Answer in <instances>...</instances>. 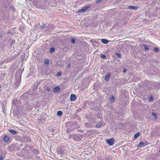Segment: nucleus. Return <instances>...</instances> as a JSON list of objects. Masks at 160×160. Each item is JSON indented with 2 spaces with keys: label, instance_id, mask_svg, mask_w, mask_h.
<instances>
[{
  "label": "nucleus",
  "instance_id": "1",
  "mask_svg": "<svg viewBox=\"0 0 160 160\" xmlns=\"http://www.w3.org/2000/svg\"><path fill=\"white\" fill-rule=\"evenodd\" d=\"M65 151L62 150H60L58 152L57 157L60 159H61L65 155Z\"/></svg>",
  "mask_w": 160,
  "mask_h": 160
},
{
  "label": "nucleus",
  "instance_id": "2",
  "mask_svg": "<svg viewBox=\"0 0 160 160\" xmlns=\"http://www.w3.org/2000/svg\"><path fill=\"white\" fill-rule=\"evenodd\" d=\"M89 8V6H86L78 10V12H83L86 11Z\"/></svg>",
  "mask_w": 160,
  "mask_h": 160
},
{
  "label": "nucleus",
  "instance_id": "3",
  "mask_svg": "<svg viewBox=\"0 0 160 160\" xmlns=\"http://www.w3.org/2000/svg\"><path fill=\"white\" fill-rule=\"evenodd\" d=\"M107 142L109 145L112 146L114 144V139L113 138L107 139Z\"/></svg>",
  "mask_w": 160,
  "mask_h": 160
},
{
  "label": "nucleus",
  "instance_id": "4",
  "mask_svg": "<svg viewBox=\"0 0 160 160\" xmlns=\"http://www.w3.org/2000/svg\"><path fill=\"white\" fill-rule=\"evenodd\" d=\"M127 7H126V8H129L130 9H132L134 10L137 9L138 8V7L136 6H133L132 5H129L127 6Z\"/></svg>",
  "mask_w": 160,
  "mask_h": 160
},
{
  "label": "nucleus",
  "instance_id": "5",
  "mask_svg": "<svg viewBox=\"0 0 160 160\" xmlns=\"http://www.w3.org/2000/svg\"><path fill=\"white\" fill-rule=\"evenodd\" d=\"M60 90V88L59 86L55 87L54 89V92L55 93H58Z\"/></svg>",
  "mask_w": 160,
  "mask_h": 160
},
{
  "label": "nucleus",
  "instance_id": "6",
  "mask_svg": "<svg viewBox=\"0 0 160 160\" xmlns=\"http://www.w3.org/2000/svg\"><path fill=\"white\" fill-rule=\"evenodd\" d=\"M70 99L71 101H74L76 99V97L75 95L72 94L70 96Z\"/></svg>",
  "mask_w": 160,
  "mask_h": 160
},
{
  "label": "nucleus",
  "instance_id": "7",
  "mask_svg": "<svg viewBox=\"0 0 160 160\" xmlns=\"http://www.w3.org/2000/svg\"><path fill=\"white\" fill-rule=\"evenodd\" d=\"M110 75L111 74L110 73H107L106 74L105 78V79L106 81H108L109 80Z\"/></svg>",
  "mask_w": 160,
  "mask_h": 160
},
{
  "label": "nucleus",
  "instance_id": "8",
  "mask_svg": "<svg viewBox=\"0 0 160 160\" xmlns=\"http://www.w3.org/2000/svg\"><path fill=\"white\" fill-rule=\"evenodd\" d=\"M145 145V143L142 142H140L137 146V147L140 148L143 147Z\"/></svg>",
  "mask_w": 160,
  "mask_h": 160
},
{
  "label": "nucleus",
  "instance_id": "9",
  "mask_svg": "<svg viewBox=\"0 0 160 160\" xmlns=\"http://www.w3.org/2000/svg\"><path fill=\"white\" fill-rule=\"evenodd\" d=\"M101 41L102 43L105 44H107L108 42V40L107 39H101Z\"/></svg>",
  "mask_w": 160,
  "mask_h": 160
},
{
  "label": "nucleus",
  "instance_id": "10",
  "mask_svg": "<svg viewBox=\"0 0 160 160\" xmlns=\"http://www.w3.org/2000/svg\"><path fill=\"white\" fill-rule=\"evenodd\" d=\"M4 140L6 142H7L9 141V138L8 136H6L4 137Z\"/></svg>",
  "mask_w": 160,
  "mask_h": 160
},
{
  "label": "nucleus",
  "instance_id": "11",
  "mask_svg": "<svg viewBox=\"0 0 160 160\" xmlns=\"http://www.w3.org/2000/svg\"><path fill=\"white\" fill-rule=\"evenodd\" d=\"M57 114L58 116H60L62 114V112L61 111H58L57 112Z\"/></svg>",
  "mask_w": 160,
  "mask_h": 160
},
{
  "label": "nucleus",
  "instance_id": "12",
  "mask_svg": "<svg viewBox=\"0 0 160 160\" xmlns=\"http://www.w3.org/2000/svg\"><path fill=\"white\" fill-rule=\"evenodd\" d=\"M10 132L12 134H15L16 133V132L13 130H11L10 131Z\"/></svg>",
  "mask_w": 160,
  "mask_h": 160
},
{
  "label": "nucleus",
  "instance_id": "13",
  "mask_svg": "<svg viewBox=\"0 0 160 160\" xmlns=\"http://www.w3.org/2000/svg\"><path fill=\"white\" fill-rule=\"evenodd\" d=\"M110 101L111 102H113L115 100L114 97L113 96H112L110 98Z\"/></svg>",
  "mask_w": 160,
  "mask_h": 160
},
{
  "label": "nucleus",
  "instance_id": "14",
  "mask_svg": "<svg viewBox=\"0 0 160 160\" xmlns=\"http://www.w3.org/2000/svg\"><path fill=\"white\" fill-rule=\"evenodd\" d=\"M144 48L145 50L146 51H148L149 49H148V46H147V45H144Z\"/></svg>",
  "mask_w": 160,
  "mask_h": 160
},
{
  "label": "nucleus",
  "instance_id": "15",
  "mask_svg": "<svg viewBox=\"0 0 160 160\" xmlns=\"http://www.w3.org/2000/svg\"><path fill=\"white\" fill-rule=\"evenodd\" d=\"M139 133L138 132L136 133L134 136V139H135L137 138L139 136Z\"/></svg>",
  "mask_w": 160,
  "mask_h": 160
},
{
  "label": "nucleus",
  "instance_id": "16",
  "mask_svg": "<svg viewBox=\"0 0 160 160\" xmlns=\"http://www.w3.org/2000/svg\"><path fill=\"white\" fill-rule=\"evenodd\" d=\"M152 115L153 116L155 119L157 118V116L156 114L154 112H152Z\"/></svg>",
  "mask_w": 160,
  "mask_h": 160
},
{
  "label": "nucleus",
  "instance_id": "17",
  "mask_svg": "<svg viewBox=\"0 0 160 160\" xmlns=\"http://www.w3.org/2000/svg\"><path fill=\"white\" fill-rule=\"evenodd\" d=\"M44 62H45V63L47 65L49 64V61L48 60H45V61H44Z\"/></svg>",
  "mask_w": 160,
  "mask_h": 160
},
{
  "label": "nucleus",
  "instance_id": "18",
  "mask_svg": "<svg viewBox=\"0 0 160 160\" xmlns=\"http://www.w3.org/2000/svg\"><path fill=\"white\" fill-rule=\"evenodd\" d=\"M61 74V73L60 72H58L56 75V76L58 77H59Z\"/></svg>",
  "mask_w": 160,
  "mask_h": 160
},
{
  "label": "nucleus",
  "instance_id": "19",
  "mask_svg": "<svg viewBox=\"0 0 160 160\" xmlns=\"http://www.w3.org/2000/svg\"><path fill=\"white\" fill-rule=\"evenodd\" d=\"M50 50L51 52H53L55 51V48H50Z\"/></svg>",
  "mask_w": 160,
  "mask_h": 160
},
{
  "label": "nucleus",
  "instance_id": "20",
  "mask_svg": "<svg viewBox=\"0 0 160 160\" xmlns=\"http://www.w3.org/2000/svg\"><path fill=\"white\" fill-rule=\"evenodd\" d=\"M154 51L156 52H159V49L158 48H154Z\"/></svg>",
  "mask_w": 160,
  "mask_h": 160
},
{
  "label": "nucleus",
  "instance_id": "21",
  "mask_svg": "<svg viewBox=\"0 0 160 160\" xmlns=\"http://www.w3.org/2000/svg\"><path fill=\"white\" fill-rule=\"evenodd\" d=\"M71 42L73 43H75V40L74 38H72L71 40Z\"/></svg>",
  "mask_w": 160,
  "mask_h": 160
},
{
  "label": "nucleus",
  "instance_id": "22",
  "mask_svg": "<svg viewBox=\"0 0 160 160\" xmlns=\"http://www.w3.org/2000/svg\"><path fill=\"white\" fill-rule=\"evenodd\" d=\"M101 57L103 59H105L106 58V56L105 55L102 54L101 55Z\"/></svg>",
  "mask_w": 160,
  "mask_h": 160
},
{
  "label": "nucleus",
  "instance_id": "23",
  "mask_svg": "<svg viewBox=\"0 0 160 160\" xmlns=\"http://www.w3.org/2000/svg\"><path fill=\"white\" fill-rule=\"evenodd\" d=\"M101 126V124L100 123H98L96 125V127L98 128H100Z\"/></svg>",
  "mask_w": 160,
  "mask_h": 160
},
{
  "label": "nucleus",
  "instance_id": "24",
  "mask_svg": "<svg viewBox=\"0 0 160 160\" xmlns=\"http://www.w3.org/2000/svg\"><path fill=\"white\" fill-rule=\"evenodd\" d=\"M102 0H97L96 1V3H100Z\"/></svg>",
  "mask_w": 160,
  "mask_h": 160
},
{
  "label": "nucleus",
  "instance_id": "25",
  "mask_svg": "<svg viewBox=\"0 0 160 160\" xmlns=\"http://www.w3.org/2000/svg\"><path fill=\"white\" fill-rule=\"evenodd\" d=\"M46 90L48 92H49L51 90H50V89L48 88H47L46 89Z\"/></svg>",
  "mask_w": 160,
  "mask_h": 160
},
{
  "label": "nucleus",
  "instance_id": "26",
  "mask_svg": "<svg viewBox=\"0 0 160 160\" xmlns=\"http://www.w3.org/2000/svg\"><path fill=\"white\" fill-rule=\"evenodd\" d=\"M149 100L150 101H152L153 100V98L152 97H151L149 98Z\"/></svg>",
  "mask_w": 160,
  "mask_h": 160
},
{
  "label": "nucleus",
  "instance_id": "27",
  "mask_svg": "<svg viewBox=\"0 0 160 160\" xmlns=\"http://www.w3.org/2000/svg\"><path fill=\"white\" fill-rule=\"evenodd\" d=\"M70 64H68V65H67V69H68L70 68Z\"/></svg>",
  "mask_w": 160,
  "mask_h": 160
},
{
  "label": "nucleus",
  "instance_id": "28",
  "mask_svg": "<svg viewBox=\"0 0 160 160\" xmlns=\"http://www.w3.org/2000/svg\"><path fill=\"white\" fill-rule=\"evenodd\" d=\"M2 156H0V160H2Z\"/></svg>",
  "mask_w": 160,
  "mask_h": 160
},
{
  "label": "nucleus",
  "instance_id": "29",
  "mask_svg": "<svg viewBox=\"0 0 160 160\" xmlns=\"http://www.w3.org/2000/svg\"><path fill=\"white\" fill-rule=\"evenodd\" d=\"M117 56L119 57H120V55L119 54H118V55H117Z\"/></svg>",
  "mask_w": 160,
  "mask_h": 160
},
{
  "label": "nucleus",
  "instance_id": "30",
  "mask_svg": "<svg viewBox=\"0 0 160 160\" xmlns=\"http://www.w3.org/2000/svg\"><path fill=\"white\" fill-rule=\"evenodd\" d=\"M126 70H124V71H123V72H126Z\"/></svg>",
  "mask_w": 160,
  "mask_h": 160
},
{
  "label": "nucleus",
  "instance_id": "31",
  "mask_svg": "<svg viewBox=\"0 0 160 160\" xmlns=\"http://www.w3.org/2000/svg\"><path fill=\"white\" fill-rule=\"evenodd\" d=\"M2 37V35H1V36H0V37L1 38V37Z\"/></svg>",
  "mask_w": 160,
  "mask_h": 160
}]
</instances>
